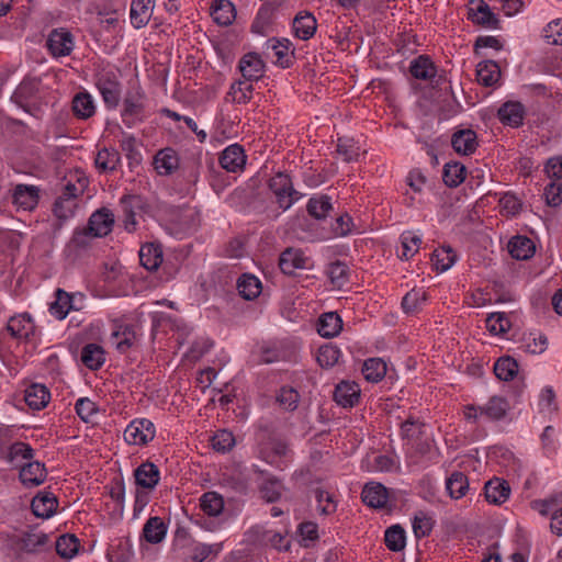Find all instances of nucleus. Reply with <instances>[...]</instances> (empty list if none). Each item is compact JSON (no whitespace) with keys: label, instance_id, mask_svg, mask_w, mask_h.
Returning <instances> with one entry per match:
<instances>
[{"label":"nucleus","instance_id":"1","mask_svg":"<svg viewBox=\"0 0 562 562\" xmlns=\"http://www.w3.org/2000/svg\"><path fill=\"white\" fill-rule=\"evenodd\" d=\"M48 546V536L37 529H31L20 535H14L8 540V548L16 559L25 554H38L44 552Z\"/></svg>","mask_w":562,"mask_h":562},{"label":"nucleus","instance_id":"2","mask_svg":"<svg viewBox=\"0 0 562 562\" xmlns=\"http://www.w3.org/2000/svg\"><path fill=\"white\" fill-rule=\"evenodd\" d=\"M268 187L276 196V202L282 211L289 210L301 194L294 189L291 177L285 172H277L269 179Z\"/></svg>","mask_w":562,"mask_h":562},{"label":"nucleus","instance_id":"3","mask_svg":"<svg viewBox=\"0 0 562 562\" xmlns=\"http://www.w3.org/2000/svg\"><path fill=\"white\" fill-rule=\"evenodd\" d=\"M562 494L554 493L546 498L533 499L530 502L532 510L543 517L551 516L550 529L557 536H562Z\"/></svg>","mask_w":562,"mask_h":562},{"label":"nucleus","instance_id":"4","mask_svg":"<svg viewBox=\"0 0 562 562\" xmlns=\"http://www.w3.org/2000/svg\"><path fill=\"white\" fill-rule=\"evenodd\" d=\"M95 86L108 108L114 109L121 99V83L116 71L101 69L95 75Z\"/></svg>","mask_w":562,"mask_h":562},{"label":"nucleus","instance_id":"5","mask_svg":"<svg viewBox=\"0 0 562 562\" xmlns=\"http://www.w3.org/2000/svg\"><path fill=\"white\" fill-rule=\"evenodd\" d=\"M468 19L476 25L497 30L499 20L484 0H471L468 5Z\"/></svg>","mask_w":562,"mask_h":562},{"label":"nucleus","instance_id":"6","mask_svg":"<svg viewBox=\"0 0 562 562\" xmlns=\"http://www.w3.org/2000/svg\"><path fill=\"white\" fill-rule=\"evenodd\" d=\"M154 436V424L144 418L133 420L124 430V439L128 445H146Z\"/></svg>","mask_w":562,"mask_h":562},{"label":"nucleus","instance_id":"7","mask_svg":"<svg viewBox=\"0 0 562 562\" xmlns=\"http://www.w3.org/2000/svg\"><path fill=\"white\" fill-rule=\"evenodd\" d=\"M47 477V469L44 463L40 461H30L23 463L19 471V479L25 487H36L45 482Z\"/></svg>","mask_w":562,"mask_h":562},{"label":"nucleus","instance_id":"8","mask_svg":"<svg viewBox=\"0 0 562 562\" xmlns=\"http://www.w3.org/2000/svg\"><path fill=\"white\" fill-rule=\"evenodd\" d=\"M238 69L244 79L254 82L263 77L265 63L259 54L247 53L239 59Z\"/></svg>","mask_w":562,"mask_h":562},{"label":"nucleus","instance_id":"9","mask_svg":"<svg viewBox=\"0 0 562 562\" xmlns=\"http://www.w3.org/2000/svg\"><path fill=\"white\" fill-rule=\"evenodd\" d=\"M46 45L54 57L68 56L74 48L72 35L65 30H53Z\"/></svg>","mask_w":562,"mask_h":562},{"label":"nucleus","instance_id":"10","mask_svg":"<svg viewBox=\"0 0 562 562\" xmlns=\"http://www.w3.org/2000/svg\"><path fill=\"white\" fill-rule=\"evenodd\" d=\"M247 156L243 146L233 144L227 146L220 156V165L228 172L241 171L246 165Z\"/></svg>","mask_w":562,"mask_h":562},{"label":"nucleus","instance_id":"11","mask_svg":"<svg viewBox=\"0 0 562 562\" xmlns=\"http://www.w3.org/2000/svg\"><path fill=\"white\" fill-rule=\"evenodd\" d=\"M361 498L367 506L381 509L387 505L389 491L382 483L369 482L362 488Z\"/></svg>","mask_w":562,"mask_h":562},{"label":"nucleus","instance_id":"12","mask_svg":"<svg viewBox=\"0 0 562 562\" xmlns=\"http://www.w3.org/2000/svg\"><path fill=\"white\" fill-rule=\"evenodd\" d=\"M310 259L301 249L286 248L279 258V267L284 274H293L296 269L310 268Z\"/></svg>","mask_w":562,"mask_h":562},{"label":"nucleus","instance_id":"13","mask_svg":"<svg viewBox=\"0 0 562 562\" xmlns=\"http://www.w3.org/2000/svg\"><path fill=\"white\" fill-rule=\"evenodd\" d=\"M114 225V215L113 213L103 207L90 216L88 221V231L92 232L94 237H104L112 232Z\"/></svg>","mask_w":562,"mask_h":562},{"label":"nucleus","instance_id":"14","mask_svg":"<svg viewBox=\"0 0 562 562\" xmlns=\"http://www.w3.org/2000/svg\"><path fill=\"white\" fill-rule=\"evenodd\" d=\"M34 457V449L26 442L15 441L2 452L1 458L13 468H21L23 463Z\"/></svg>","mask_w":562,"mask_h":562},{"label":"nucleus","instance_id":"15","mask_svg":"<svg viewBox=\"0 0 562 562\" xmlns=\"http://www.w3.org/2000/svg\"><path fill=\"white\" fill-rule=\"evenodd\" d=\"M360 392V387L356 382L341 381L335 387L334 400L341 407H353L359 402Z\"/></svg>","mask_w":562,"mask_h":562},{"label":"nucleus","instance_id":"16","mask_svg":"<svg viewBox=\"0 0 562 562\" xmlns=\"http://www.w3.org/2000/svg\"><path fill=\"white\" fill-rule=\"evenodd\" d=\"M111 340L115 344L117 351L125 353L136 342V333L133 325L115 323L111 334Z\"/></svg>","mask_w":562,"mask_h":562},{"label":"nucleus","instance_id":"17","mask_svg":"<svg viewBox=\"0 0 562 562\" xmlns=\"http://www.w3.org/2000/svg\"><path fill=\"white\" fill-rule=\"evenodd\" d=\"M213 347V341L206 336L195 338L181 358L182 367H191L202 359Z\"/></svg>","mask_w":562,"mask_h":562},{"label":"nucleus","instance_id":"18","mask_svg":"<svg viewBox=\"0 0 562 562\" xmlns=\"http://www.w3.org/2000/svg\"><path fill=\"white\" fill-rule=\"evenodd\" d=\"M292 29L297 38L308 41L317 30V22L312 13L301 11L293 19Z\"/></svg>","mask_w":562,"mask_h":562},{"label":"nucleus","instance_id":"19","mask_svg":"<svg viewBox=\"0 0 562 562\" xmlns=\"http://www.w3.org/2000/svg\"><path fill=\"white\" fill-rule=\"evenodd\" d=\"M484 494L488 503L501 505L509 498L510 486L507 481L493 477L485 483Z\"/></svg>","mask_w":562,"mask_h":562},{"label":"nucleus","instance_id":"20","mask_svg":"<svg viewBox=\"0 0 562 562\" xmlns=\"http://www.w3.org/2000/svg\"><path fill=\"white\" fill-rule=\"evenodd\" d=\"M525 109L520 102L507 101L497 111L498 120L512 127H518L524 122Z\"/></svg>","mask_w":562,"mask_h":562},{"label":"nucleus","instance_id":"21","mask_svg":"<svg viewBox=\"0 0 562 562\" xmlns=\"http://www.w3.org/2000/svg\"><path fill=\"white\" fill-rule=\"evenodd\" d=\"M32 512L36 517L49 518L58 507L56 496L50 492H41L32 501Z\"/></svg>","mask_w":562,"mask_h":562},{"label":"nucleus","instance_id":"22","mask_svg":"<svg viewBox=\"0 0 562 562\" xmlns=\"http://www.w3.org/2000/svg\"><path fill=\"white\" fill-rule=\"evenodd\" d=\"M38 189L35 186L18 184L13 190V203L25 211L33 210L38 203Z\"/></svg>","mask_w":562,"mask_h":562},{"label":"nucleus","instance_id":"23","mask_svg":"<svg viewBox=\"0 0 562 562\" xmlns=\"http://www.w3.org/2000/svg\"><path fill=\"white\" fill-rule=\"evenodd\" d=\"M289 446L280 439L270 440L267 446L259 449V457L269 464L280 467V460L288 456Z\"/></svg>","mask_w":562,"mask_h":562},{"label":"nucleus","instance_id":"24","mask_svg":"<svg viewBox=\"0 0 562 562\" xmlns=\"http://www.w3.org/2000/svg\"><path fill=\"white\" fill-rule=\"evenodd\" d=\"M268 47H270L273 52L274 63L282 68H289L293 63V45L286 40H269L267 42Z\"/></svg>","mask_w":562,"mask_h":562},{"label":"nucleus","instance_id":"25","mask_svg":"<svg viewBox=\"0 0 562 562\" xmlns=\"http://www.w3.org/2000/svg\"><path fill=\"white\" fill-rule=\"evenodd\" d=\"M342 329V319L336 312H327L319 316L317 333L324 338H334Z\"/></svg>","mask_w":562,"mask_h":562},{"label":"nucleus","instance_id":"26","mask_svg":"<svg viewBox=\"0 0 562 562\" xmlns=\"http://www.w3.org/2000/svg\"><path fill=\"white\" fill-rule=\"evenodd\" d=\"M453 149L461 155H471L477 147V137L472 130H461L452 135Z\"/></svg>","mask_w":562,"mask_h":562},{"label":"nucleus","instance_id":"27","mask_svg":"<svg viewBox=\"0 0 562 562\" xmlns=\"http://www.w3.org/2000/svg\"><path fill=\"white\" fill-rule=\"evenodd\" d=\"M411 75L419 80H431L437 75V67L427 55H419L409 65Z\"/></svg>","mask_w":562,"mask_h":562},{"label":"nucleus","instance_id":"28","mask_svg":"<svg viewBox=\"0 0 562 562\" xmlns=\"http://www.w3.org/2000/svg\"><path fill=\"white\" fill-rule=\"evenodd\" d=\"M211 15L218 25L228 26L236 18V9L229 0H215L211 7Z\"/></svg>","mask_w":562,"mask_h":562},{"label":"nucleus","instance_id":"29","mask_svg":"<svg viewBox=\"0 0 562 562\" xmlns=\"http://www.w3.org/2000/svg\"><path fill=\"white\" fill-rule=\"evenodd\" d=\"M509 404L502 396H492L484 405H480V415L488 420H499L505 417Z\"/></svg>","mask_w":562,"mask_h":562},{"label":"nucleus","instance_id":"30","mask_svg":"<svg viewBox=\"0 0 562 562\" xmlns=\"http://www.w3.org/2000/svg\"><path fill=\"white\" fill-rule=\"evenodd\" d=\"M154 8V0H132L131 3V22L139 29L145 26L150 20Z\"/></svg>","mask_w":562,"mask_h":562},{"label":"nucleus","instance_id":"31","mask_svg":"<svg viewBox=\"0 0 562 562\" xmlns=\"http://www.w3.org/2000/svg\"><path fill=\"white\" fill-rule=\"evenodd\" d=\"M139 261L140 265L149 271L158 269L162 262V249L160 245L154 243L143 245L139 250Z\"/></svg>","mask_w":562,"mask_h":562},{"label":"nucleus","instance_id":"32","mask_svg":"<svg viewBox=\"0 0 562 562\" xmlns=\"http://www.w3.org/2000/svg\"><path fill=\"white\" fill-rule=\"evenodd\" d=\"M50 398L48 389L43 384H32L25 390L24 400L30 408L40 411L44 408Z\"/></svg>","mask_w":562,"mask_h":562},{"label":"nucleus","instance_id":"33","mask_svg":"<svg viewBox=\"0 0 562 562\" xmlns=\"http://www.w3.org/2000/svg\"><path fill=\"white\" fill-rule=\"evenodd\" d=\"M508 251L517 260H527L533 256L535 245L530 238L517 235L510 238Z\"/></svg>","mask_w":562,"mask_h":562},{"label":"nucleus","instance_id":"34","mask_svg":"<svg viewBox=\"0 0 562 562\" xmlns=\"http://www.w3.org/2000/svg\"><path fill=\"white\" fill-rule=\"evenodd\" d=\"M501 69L497 63L493 60L480 61L476 66L477 82L485 87H492L498 82Z\"/></svg>","mask_w":562,"mask_h":562},{"label":"nucleus","instance_id":"35","mask_svg":"<svg viewBox=\"0 0 562 562\" xmlns=\"http://www.w3.org/2000/svg\"><path fill=\"white\" fill-rule=\"evenodd\" d=\"M135 482L144 488H154L159 482V470L150 462L140 464L134 472Z\"/></svg>","mask_w":562,"mask_h":562},{"label":"nucleus","instance_id":"36","mask_svg":"<svg viewBox=\"0 0 562 562\" xmlns=\"http://www.w3.org/2000/svg\"><path fill=\"white\" fill-rule=\"evenodd\" d=\"M33 322L29 314L12 316L7 324V330L13 338H27L33 333Z\"/></svg>","mask_w":562,"mask_h":562},{"label":"nucleus","instance_id":"37","mask_svg":"<svg viewBox=\"0 0 562 562\" xmlns=\"http://www.w3.org/2000/svg\"><path fill=\"white\" fill-rule=\"evenodd\" d=\"M258 487L261 497L268 503L279 501L284 491L282 481L271 474L267 475Z\"/></svg>","mask_w":562,"mask_h":562},{"label":"nucleus","instance_id":"38","mask_svg":"<svg viewBox=\"0 0 562 562\" xmlns=\"http://www.w3.org/2000/svg\"><path fill=\"white\" fill-rule=\"evenodd\" d=\"M153 165L158 175H171L176 169V150L171 147L158 150L154 156Z\"/></svg>","mask_w":562,"mask_h":562},{"label":"nucleus","instance_id":"39","mask_svg":"<svg viewBox=\"0 0 562 562\" xmlns=\"http://www.w3.org/2000/svg\"><path fill=\"white\" fill-rule=\"evenodd\" d=\"M446 490L453 499L464 497L470 490L468 476L459 471L452 472L446 480Z\"/></svg>","mask_w":562,"mask_h":562},{"label":"nucleus","instance_id":"40","mask_svg":"<svg viewBox=\"0 0 562 562\" xmlns=\"http://www.w3.org/2000/svg\"><path fill=\"white\" fill-rule=\"evenodd\" d=\"M237 290L245 300H255L262 291L261 281L254 274L244 273L237 280Z\"/></svg>","mask_w":562,"mask_h":562},{"label":"nucleus","instance_id":"41","mask_svg":"<svg viewBox=\"0 0 562 562\" xmlns=\"http://www.w3.org/2000/svg\"><path fill=\"white\" fill-rule=\"evenodd\" d=\"M167 533V525L160 517H150L144 525L143 537L149 543H159Z\"/></svg>","mask_w":562,"mask_h":562},{"label":"nucleus","instance_id":"42","mask_svg":"<svg viewBox=\"0 0 562 562\" xmlns=\"http://www.w3.org/2000/svg\"><path fill=\"white\" fill-rule=\"evenodd\" d=\"M81 361L90 370H98L105 361L104 350L97 344H88L81 350Z\"/></svg>","mask_w":562,"mask_h":562},{"label":"nucleus","instance_id":"43","mask_svg":"<svg viewBox=\"0 0 562 562\" xmlns=\"http://www.w3.org/2000/svg\"><path fill=\"white\" fill-rule=\"evenodd\" d=\"M307 213L316 220H324L333 210L331 199L326 194L312 196L306 204Z\"/></svg>","mask_w":562,"mask_h":562},{"label":"nucleus","instance_id":"44","mask_svg":"<svg viewBox=\"0 0 562 562\" xmlns=\"http://www.w3.org/2000/svg\"><path fill=\"white\" fill-rule=\"evenodd\" d=\"M400 240L401 248L397 250L398 257L405 260L412 258L418 251L422 244L420 235L412 231L402 233Z\"/></svg>","mask_w":562,"mask_h":562},{"label":"nucleus","instance_id":"45","mask_svg":"<svg viewBox=\"0 0 562 562\" xmlns=\"http://www.w3.org/2000/svg\"><path fill=\"white\" fill-rule=\"evenodd\" d=\"M341 356V350L336 345L327 342L318 348L316 360L323 369H330L338 363Z\"/></svg>","mask_w":562,"mask_h":562},{"label":"nucleus","instance_id":"46","mask_svg":"<svg viewBox=\"0 0 562 562\" xmlns=\"http://www.w3.org/2000/svg\"><path fill=\"white\" fill-rule=\"evenodd\" d=\"M548 347V339L546 335L539 331H532L525 335L521 339L519 349L527 353L540 355Z\"/></svg>","mask_w":562,"mask_h":562},{"label":"nucleus","instance_id":"47","mask_svg":"<svg viewBox=\"0 0 562 562\" xmlns=\"http://www.w3.org/2000/svg\"><path fill=\"white\" fill-rule=\"evenodd\" d=\"M72 111L79 119H89L95 113V105L88 92H79L72 99Z\"/></svg>","mask_w":562,"mask_h":562},{"label":"nucleus","instance_id":"48","mask_svg":"<svg viewBox=\"0 0 562 562\" xmlns=\"http://www.w3.org/2000/svg\"><path fill=\"white\" fill-rule=\"evenodd\" d=\"M426 301L427 294L423 289H412L403 296L401 305L405 314H416Z\"/></svg>","mask_w":562,"mask_h":562},{"label":"nucleus","instance_id":"49","mask_svg":"<svg viewBox=\"0 0 562 562\" xmlns=\"http://www.w3.org/2000/svg\"><path fill=\"white\" fill-rule=\"evenodd\" d=\"M199 224V214L194 209L186 206L178 210V235L190 234Z\"/></svg>","mask_w":562,"mask_h":562},{"label":"nucleus","instance_id":"50","mask_svg":"<svg viewBox=\"0 0 562 562\" xmlns=\"http://www.w3.org/2000/svg\"><path fill=\"white\" fill-rule=\"evenodd\" d=\"M386 373V363L381 358H369L363 362L362 374L369 382L381 381Z\"/></svg>","mask_w":562,"mask_h":562},{"label":"nucleus","instance_id":"51","mask_svg":"<svg viewBox=\"0 0 562 562\" xmlns=\"http://www.w3.org/2000/svg\"><path fill=\"white\" fill-rule=\"evenodd\" d=\"M465 167L460 162H447L443 166L442 180L449 188L460 186L465 179Z\"/></svg>","mask_w":562,"mask_h":562},{"label":"nucleus","instance_id":"52","mask_svg":"<svg viewBox=\"0 0 562 562\" xmlns=\"http://www.w3.org/2000/svg\"><path fill=\"white\" fill-rule=\"evenodd\" d=\"M140 200L136 195L123 196L121 205L124 212V227L127 232H134L137 226L135 207H138Z\"/></svg>","mask_w":562,"mask_h":562},{"label":"nucleus","instance_id":"53","mask_svg":"<svg viewBox=\"0 0 562 562\" xmlns=\"http://www.w3.org/2000/svg\"><path fill=\"white\" fill-rule=\"evenodd\" d=\"M518 369V362L509 356L501 357L494 364V373L502 381H512Z\"/></svg>","mask_w":562,"mask_h":562},{"label":"nucleus","instance_id":"54","mask_svg":"<svg viewBox=\"0 0 562 562\" xmlns=\"http://www.w3.org/2000/svg\"><path fill=\"white\" fill-rule=\"evenodd\" d=\"M145 115L144 97L139 93L127 95L124 100L123 116L125 120H142Z\"/></svg>","mask_w":562,"mask_h":562},{"label":"nucleus","instance_id":"55","mask_svg":"<svg viewBox=\"0 0 562 562\" xmlns=\"http://www.w3.org/2000/svg\"><path fill=\"white\" fill-rule=\"evenodd\" d=\"M385 546L393 552L402 551L406 546L405 530L400 525H393L385 530Z\"/></svg>","mask_w":562,"mask_h":562},{"label":"nucleus","instance_id":"56","mask_svg":"<svg viewBox=\"0 0 562 562\" xmlns=\"http://www.w3.org/2000/svg\"><path fill=\"white\" fill-rule=\"evenodd\" d=\"M435 526V520L426 512L419 510L414 515L412 527L417 539L428 537Z\"/></svg>","mask_w":562,"mask_h":562},{"label":"nucleus","instance_id":"57","mask_svg":"<svg viewBox=\"0 0 562 562\" xmlns=\"http://www.w3.org/2000/svg\"><path fill=\"white\" fill-rule=\"evenodd\" d=\"M72 296L66 291L58 289L56 300L50 304V313L58 319H64L72 308Z\"/></svg>","mask_w":562,"mask_h":562},{"label":"nucleus","instance_id":"58","mask_svg":"<svg viewBox=\"0 0 562 562\" xmlns=\"http://www.w3.org/2000/svg\"><path fill=\"white\" fill-rule=\"evenodd\" d=\"M201 509L209 516H217L224 508L223 497L216 492H206L200 498Z\"/></svg>","mask_w":562,"mask_h":562},{"label":"nucleus","instance_id":"59","mask_svg":"<svg viewBox=\"0 0 562 562\" xmlns=\"http://www.w3.org/2000/svg\"><path fill=\"white\" fill-rule=\"evenodd\" d=\"M120 161V155L115 149L103 148L98 151L94 159L95 167L103 172L113 171Z\"/></svg>","mask_w":562,"mask_h":562},{"label":"nucleus","instance_id":"60","mask_svg":"<svg viewBox=\"0 0 562 562\" xmlns=\"http://www.w3.org/2000/svg\"><path fill=\"white\" fill-rule=\"evenodd\" d=\"M254 86L252 82L244 80H238L232 83L229 94L233 98V101L238 104H245L252 98Z\"/></svg>","mask_w":562,"mask_h":562},{"label":"nucleus","instance_id":"61","mask_svg":"<svg viewBox=\"0 0 562 562\" xmlns=\"http://www.w3.org/2000/svg\"><path fill=\"white\" fill-rule=\"evenodd\" d=\"M212 448L221 453L231 451L236 445L235 436L227 429L217 430L211 438Z\"/></svg>","mask_w":562,"mask_h":562},{"label":"nucleus","instance_id":"62","mask_svg":"<svg viewBox=\"0 0 562 562\" xmlns=\"http://www.w3.org/2000/svg\"><path fill=\"white\" fill-rule=\"evenodd\" d=\"M79 549V541L74 535H63L56 540V552L65 559L72 558Z\"/></svg>","mask_w":562,"mask_h":562},{"label":"nucleus","instance_id":"63","mask_svg":"<svg viewBox=\"0 0 562 562\" xmlns=\"http://www.w3.org/2000/svg\"><path fill=\"white\" fill-rule=\"evenodd\" d=\"M457 256L451 248H441L432 252L431 261L437 271L445 272L456 262Z\"/></svg>","mask_w":562,"mask_h":562},{"label":"nucleus","instance_id":"64","mask_svg":"<svg viewBox=\"0 0 562 562\" xmlns=\"http://www.w3.org/2000/svg\"><path fill=\"white\" fill-rule=\"evenodd\" d=\"M278 404L285 411L296 409L300 402L299 392L290 386H282L277 395Z\"/></svg>","mask_w":562,"mask_h":562}]
</instances>
